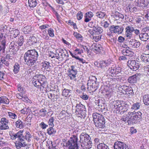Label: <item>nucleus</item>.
I'll list each match as a JSON object with an SVG mask.
<instances>
[{
	"label": "nucleus",
	"instance_id": "obj_1",
	"mask_svg": "<svg viewBox=\"0 0 149 149\" xmlns=\"http://www.w3.org/2000/svg\"><path fill=\"white\" fill-rule=\"evenodd\" d=\"M38 54L35 49L28 50L24 55L25 62L29 66L34 65L37 60Z\"/></svg>",
	"mask_w": 149,
	"mask_h": 149
},
{
	"label": "nucleus",
	"instance_id": "obj_2",
	"mask_svg": "<svg viewBox=\"0 0 149 149\" xmlns=\"http://www.w3.org/2000/svg\"><path fill=\"white\" fill-rule=\"evenodd\" d=\"M79 142L83 148L90 149L91 148L92 143L89 135L86 133H82L80 135Z\"/></svg>",
	"mask_w": 149,
	"mask_h": 149
},
{
	"label": "nucleus",
	"instance_id": "obj_3",
	"mask_svg": "<svg viewBox=\"0 0 149 149\" xmlns=\"http://www.w3.org/2000/svg\"><path fill=\"white\" fill-rule=\"evenodd\" d=\"M93 116L96 127L102 128L105 127V119L103 116L97 113H95L93 114Z\"/></svg>",
	"mask_w": 149,
	"mask_h": 149
},
{
	"label": "nucleus",
	"instance_id": "obj_4",
	"mask_svg": "<svg viewBox=\"0 0 149 149\" xmlns=\"http://www.w3.org/2000/svg\"><path fill=\"white\" fill-rule=\"evenodd\" d=\"M128 115L130 117L129 120V125L136 123L142 118V114L140 111L137 112L135 111L128 112Z\"/></svg>",
	"mask_w": 149,
	"mask_h": 149
},
{
	"label": "nucleus",
	"instance_id": "obj_5",
	"mask_svg": "<svg viewBox=\"0 0 149 149\" xmlns=\"http://www.w3.org/2000/svg\"><path fill=\"white\" fill-rule=\"evenodd\" d=\"M78 138L75 135H73L67 141L63 146L68 149H78V146L77 144Z\"/></svg>",
	"mask_w": 149,
	"mask_h": 149
},
{
	"label": "nucleus",
	"instance_id": "obj_6",
	"mask_svg": "<svg viewBox=\"0 0 149 149\" xmlns=\"http://www.w3.org/2000/svg\"><path fill=\"white\" fill-rule=\"evenodd\" d=\"M95 79L96 78L93 77V79H89L87 83L88 86L87 89L92 92L95 91L98 88V83L95 81Z\"/></svg>",
	"mask_w": 149,
	"mask_h": 149
},
{
	"label": "nucleus",
	"instance_id": "obj_7",
	"mask_svg": "<svg viewBox=\"0 0 149 149\" xmlns=\"http://www.w3.org/2000/svg\"><path fill=\"white\" fill-rule=\"evenodd\" d=\"M70 70H68L69 72V77L70 79L74 80H76V75L77 74V71L75 68V67L74 65H72L71 66V68L69 69Z\"/></svg>",
	"mask_w": 149,
	"mask_h": 149
},
{
	"label": "nucleus",
	"instance_id": "obj_8",
	"mask_svg": "<svg viewBox=\"0 0 149 149\" xmlns=\"http://www.w3.org/2000/svg\"><path fill=\"white\" fill-rule=\"evenodd\" d=\"M114 149H131L125 143L120 141H117L114 144Z\"/></svg>",
	"mask_w": 149,
	"mask_h": 149
},
{
	"label": "nucleus",
	"instance_id": "obj_9",
	"mask_svg": "<svg viewBox=\"0 0 149 149\" xmlns=\"http://www.w3.org/2000/svg\"><path fill=\"white\" fill-rule=\"evenodd\" d=\"M127 65L130 69L133 71H136L139 67L138 63L135 60H130L127 62Z\"/></svg>",
	"mask_w": 149,
	"mask_h": 149
},
{
	"label": "nucleus",
	"instance_id": "obj_10",
	"mask_svg": "<svg viewBox=\"0 0 149 149\" xmlns=\"http://www.w3.org/2000/svg\"><path fill=\"white\" fill-rule=\"evenodd\" d=\"M110 30L112 32L118 33H121L123 31V28L118 26L112 25L110 28Z\"/></svg>",
	"mask_w": 149,
	"mask_h": 149
},
{
	"label": "nucleus",
	"instance_id": "obj_11",
	"mask_svg": "<svg viewBox=\"0 0 149 149\" xmlns=\"http://www.w3.org/2000/svg\"><path fill=\"white\" fill-rule=\"evenodd\" d=\"M0 129L1 130H5L9 128L8 124V120L6 118H1L0 121Z\"/></svg>",
	"mask_w": 149,
	"mask_h": 149
},
{
	"label": "nucleus",
	"instance_id": "obj_12",
	"mask_svg": "<svg viewBox=\"0 0 149 149\" xmlns=\"http://www.w3.org/2000/svg\"><path fill=\"white\" fill-rule=\"evenodd\" d=\"M59 91L58 89H57L56 90H51L50 91V93L48 95V98L50 99L52 98L57 99L59 96Z\"/></svg>",
	"mask_w": 149,
	"mask_h": 149
},
{
	"label": "nucleus",
	"instance_id": "obj_13",
	"mask_svg": "<svg viewBox=\"0 0 149 149\" xmlns=\"http://www.w3.org/2000/svg\"><path fill=\"white\" fill-rule=\"evenodd\" d=\"M103 31V29L98 26L94 27L92 30H90L89 32L92 35H99Z\"/></svg>",
	"mask_w": 149,
	"mask_h": 149
},
{
	"label": "nucleus",
	"instance_id": "obj_14",
	"mask_svg": "<svg viewBox=\"0 0 149 149\" xmlns=\"http://www.w3.org/2000/svg\"><path fill=\"white\" fill-rule=\"evenodd\" d=\"M134 31V28L132 26H128L125 28V36L130 39L132 35V32Z\"/></svg>",
	"mask_w": 149,
	"mask_h": 149
},
{
	"label": "nucleus",
	"instance_id": "obj_15",
	"mask_svg": "<svg viewBox=\"0 0 149 149\" xmlns=\"http://www.w3.org/2000/svg\"><path fill=\"white\" fill-rule=\"evenodd\" d=\"M19 46L17 42H11L9 45V51L12 53H15L18 49Z\"/></svg>",
	"mask_w": 149,
	"mask_h": 149
},
{
	"label": "nucleus",
	"instance_id": "obj_16",
	"mask_svg": "<svg viewBox=\"0 0 149 149\" xmlns=\"http://www.w3.org/2000/svg\"><path fill=\"white\" fill-rule=\"evenodd\" d=\"M23 132L22 131L20 130L16 133H11L10 134V138L12 140H15L17 138H18V140L22 138V133Z\"/></svg>",
	"mask_w": 149,
	"mask_h": 149
},
{
	"label": "nucleus",
	"instance_id": "obj_17",
	"mask_svg": "<svg viewBox=\"0 0 149 149\" xmlns=\"http://www.w3.org/2000/svg\"><path fill=\"white\" fill-rule=\"evenodd\" d=\"M24 139L22 138L19 140L15 143V146L17 149H20L22 147H24L26 145Z\"/></svg>",
	"mask_w": 149,
	"mask_h": 149
},
{
	"label": "nucleus",
	"instance_id": "obj_18",
	"mask_svg": "<svg viewBox=\"0 0 149 149\" xmlns=\"http://www.w3.org/2000/svg\"><path fill=\"white\" fill-rule=\"evenodd\" d=\"M92 49L96 53L100 52L102 48L101 45L98 44L93 43L91 46Z\"/></svg>",
	"mask_w": 149,
	"mask_h": 149
},
{
	"label": "nucleus",
	"instance_id": "obj_19",
	"mask_svg": "<svg viewBox=\"0 0 149 149\" xmlns=\"http://www.w3.org/2000/svg\"><path fill=\"white\" fill-rule=\"evenodd\" d=\"M111 63V60L110 59H108L105 61H101L100 62V65L102 68L108 66Z\"/></svg>",
	"mask_w": 149,
	"mask_h": 149
},
{
	"label": "nucleus",
	"instance_id": "obj_20",
	"mask_svg": "<svg viewBox=\"0 0 149 149\" xmlns=\"http://www.w3.org/2000/svg\"><path fill=\"white\" fill-rule=\"evenodd\" d=\"M93 13L91 11L88 12L86 13L84 16V21L86 22H89L91 19V18L93 17Z\"/></svg>",
	"mask_w": 149,
	"mask_h": 149
},
{
	"label": "nucleus",
	"instance_id": "obj_21",
	"mask_svg": "<svg viewBox=\"0 0 149 149\" xmlns=\"http://www.w3.org/2000/svg\"><path fill=\"white\" fill-rule=\"evenodd\" d=\"M139 37L141 40L146 41L149 38V35L147 33H141L139 35Z\"/></svg>",
	"mask_w": 149,
	"mask_h": 149
},
{
	"label": "nucleus",
	"instance_id": "obj_22",
	"mask_svg": "<svg viewBox=\"0 0 149 149\" xmlns=\"http://www.w3.org/2000/svg\"><path fill=\"white\" fill-rule=\"evenodd\" d=\"M75 108H76L75 112L85 109V106L79 102L77 103Z\"/></svg>",
	"mask_w": 149,
	"mask_h": 149
},
{
	"label": "nucleus",
	"instance_id": "obj_23",
	"mask_svg": "<svg viewBox=\"0 0 149 149\" xmlns=\"http://www.w3.org/2000/svg\"><path fill=\"white\" fill-rule=\"evenodd\" d=\"M50 63L49 62L45 61L41 63L42 68L47 71H49L50 70L51 66L50 65Z\"/></svg>",
	"mask_w": 149,
	"mask_h": 149
},
{
	"label": "nucleus",
	"instance_id": "obj_24",
	"mask_svg": "<svg viewBox=\"0 0 149 149\" xmlns=\"http://www.w3.org/2000/svg\"><path fill=\"white\" fill-rule=\"evenodd\" d=\"M122 53L124 56L131 57L133 54V53L130 50L126 49H124L122 51Z\"/></svg>",
	"mask_w": 149,
	"mask_h": 149
},
{
	"label": "nucleus",
	"instance_id": "obj_25",
	"mask_svg": "<svg viewBox=\"0 0 149 149\" xmlns=\"http://www.w3.org/2000/svg\"><path fill=\"white\" fill-rule=\"evenodd\" d=\"M136 2L137 3L138 6H145L148 4L146 0H136Z\"/></svg>",
	"mask_w": 149,
	"mask_h": 149
},
{
	"label": "nucleus",
	"instance_id": "obj_26",
	"mask_svg": "<svg viewBox=\"0 0 149 149\" xmlns=\"http://www.w3.org/2000/svg\"><path fill=\"white\" fill-rule=\"evenodd\" d=\"M76 113L78 114V116L81 118H84L86 115V111L85 109L80 110L79 111L75 112Z\"/></svg>",
	"mask_w": 149,
	"mask_h": 149
},
{
	"label": "nucleus",
	"instance_id": "obj_27",
	"mask_svg": "<svg viewBox=\"0 0 149 149\" xmlns=\"http://www.w3.org/2000/svg\"><path fill=\"white\" fill-rule=\"evenodd\" d=\"M141 60L145 62H149V54H143L141 56Z\"/></svg>",
	"mask_w": 149,
	"mask_h": 149
},
{
	"label": "nucleus",
	"instance_id": "obj_28",
	"mask_svg": "<svg viewBox=\"0 0 149 149\" xmlns=\"http://www.w3.org/2000/svg\"><path fill=\"white\" fill-rule=\"evenodd\" d=\"M136 74L134 75L129 77L128 79V81L131 83L134 84L136 82Z\"/></svg>",
	"mask_w": 149,
	"mask_h": 149
},
{
	"label": "nucleus",
	"instance_id": "obj_29",
	"mask_svg": "<svg viewBox=\"0 0 149 149\" xmlns=\"http://www.w3.org/2000/svg\"><path fill=\"white\" fill-rule=\"evenodd\" d=\"M53 127L51 126L47 130V134L49 135H53L56 132V130L53 128Z\"/></svg>",
	"mask_w": 149,
	"mask_h": 149
},
{
	"label": "nucleus",
	"instance_id": "obj_30",
	"mask_svg": "<svg viewBox=\"0 0 149 149\" xmlns=\"http://www.w3.org/2000/svg\"><path fill=\"white\" fill-rule=\"evenodd\" d=\"M32 137V136L31 135L30 133L28 132H26V135L25 136H24L22 135V137L23 139H25L28 141H30L31 140L30 139Z\"/></svg>",
	"mask_w": 149,
	"mask_h": 149
},
{
	"label": "nucleus",
	"instance_id": "obj_31",
	"mask_svg": "<svg viewBox=\"0 0 149 149\" xmlns=\"http://www.w3.org/2000/svg\"><path fill=\"white\" fill-rule=\"evenodd\" d=\"M16 127L20 129L23 128L24 127V124L20 120H18L15 122Z\"/></svg>",
	"mask_w": 149,
	"mask_h": 149
},
{
	"label": "nucleus",
	"instance_id": "obj_32",
	"mask_svg": "<svg viewBox=\"0 0 149 149\" xmlns=\"http://www.w3.org/2000/svg\"><path fill=\"white\" fill-rule=\"evenodd\" d=\"M28 3L30 7L34 8L36 6L37 2L36 0H28Z\"/></svg>",
	"mask_w": 149,
	"mask_h": 149
},
{
	"label": "nucleus",
	"instance_id": "obj_33",
	"mask_svg": "<svg viewBox=\"0 0 149 149\" xmlns=\"http://www.w3.org/2000/svg\"><path fill=\"white\" fill-rule=\"evenodd\" d=\"M71 90L65 88L62 92V95L65 97L70 96L71 94Z\"/></svg>",
	"mask_w": 149,
	"mask_h": 149
},
{
	"label": "nucleus",
	"instance_id": "obj_34",
	"mask_svg": "<svg viewBox=\"0 0 149 149\" xmlns=\"http://www.w3.org/2000/svg\"><path fill=\"white\" fill-rule=\"evenodd\" d=\"M143 101L146 105H149V94L143 96Z\"/></svg>",
	"mask_w": 149,
	"mask_h": 149
},
{
	"label": "nucleus",
	"instance_id": "obj_35",
	"mask_svg": "<svg viewBox=\"0 0 149 149\" xmlns=\"http://www.w3.org/2000/svg\"><path fill=\"white\" fill-rule=\"evenodd\" d=\"M9 103V100L6 97H0V104L1 103L8 104Z\"/></svg>",
	"mask_w": 149,
	"mask_h": 149
},
{
	"label": "nucleus",
	"instance_id": "obj_36",
	"mask_svg": "<svg viewBox=\"0 0 149 149\" xmlns=\"http://www.w3.org/2000/svg\"><path fill=\"white\" fill-rule=\"evenodd\" d=\"M20 65L17 63H16L13 66V72L15 74L17 73L19 71Z\"/></svg>",
	"mask_w": 149,
	"mask_h": 149
},
{
	"label": "nucleus",
	"instance_id": "obj_37",
	"mask_svg": "<svg viewBox=\"0 0 149 149\" xmlns=\"http://www.w3.org/2000/svg\"><path fill=\"white\" fill-rule=\"evenodd\" d=\"M129 88V87L126 85H125L121 86L119 90L121 91V92L123 94H125L126 93V91Z\"/></svg>",
	"mask_w": 149,
	"mask_h": 149
},
{
	"label": "nucleus",
	"instance_id": "obj_38",
	"mask_svg": "<svg viewBox=\"0 0 149 149\" xmlns=\"http://www.w3.org/2000/svg\"><path fill=\"white\" fill-rule=\"evenodd\" d=\"M107 72L109 76H114L116 73L114 69H112V68H109L107 71Z\"/></svg>",
	"mask_w": 149,
	"mask_h": 149
},
{
	"label": "nucleus",
	"instance_id": "obj_39",
	"mask_svg": "<svg viewBox=\"0 0 149 149\" xmlns=\"http://www.w3.org/2000/svg\"><path fill=\"white\" fill-rule=\"evenodd\" d=\"M141 103L139 102H136L133 104L132 106L131 109L134 110L139 109L141 106Z\"/></svg>",
	"mask_w": 149,
	"mask_h": 149
},
{
	"label": "nucleus",
	"instance_id": "obj_40",
	"mask_svg": "<svg viewBox=\"0 0 149 149\" xmlns=\"http://www.w3.org/2000/svg\"><path fill=\"white\" fill-rule=\"evenodd\" d=\"M41 82V80L40 81V80H33V85L36 87L38 88H40V89L41 88V87H40V84Z\"/></svg>",
	"mask_w": 149,
	"mask_h": 149
},
{
	"label": "nucleus",
	"instance_id": "obj_41",
	"mask_svg": "<svg viewBox=\"0 0 149 149\" xmlns=\"http://www.w3.org/2000/svg\"><path fill=\"white\" fill-rule=\"evenodd\" d=\"M97 148L98 149H108L107 146L103 143H100L97 146Z\"/></svg>",
	"mask_w": 149,
	"mask_h": 149
},
{
	"label": "nucleus",
	"instance_id": "obj_42",
	"mask_svg": "<svg viewBox=\"0 0 149 149\" xmlns=\"http://www.w3.org/2000/svg\"><path fill=\"white\" fill-rule=\"evenodd\" d=\"M123 102L121 101H117L114 104V107L116 108H119L122 106L123 104Z\"/></svg>",
	"mask_w": 149,
	"mask_h": 149
},
{
	"label": "nucleus",
	"instance_id": "obj_43",
	"mask_svg": "<svg viewBox=\"0 0 149 149\" xmlns=\"http://www.w3.org/2000/svg\"><path fill=\"white\" fill-rule=\"evenodd\" d=\"M0 42H1V44H6V43L5 36L1 33H0Z\"/></svg>",
	"mask_w": 149,
	"mask_h": 149
},
{
	"label": "nucleus",
	"instance_id": "obj_44",
	"mask_svg": "<svg viewBox=\"0 0 149 149\" xmlns=\"http://www.w3.org/2000/svg\"><path fill=\"white\" fill-rule=\"evenodd\" d=\"M106 15L105 13L101 11L98 12L96 13V16L100 18H103Z\"/></svg>",
	"mask_w": 149,
	"mask_h": 149
},
{
	"label": "nucleus",
	"instance_id": "obj_45",
	"mask_svg": "<svg viewBox=\"0 0 149 149\" xmlns=\"http://www.w3.org/2000/svg\"><path fill=\"white\" fill-rule=\"evenodd\" d=\"M125 94L128 95V96L129 97L130 96H133L134 95V93L133 92L132 89L131 88L129 87L127 91H126V93Z\"/></svg>",
	"mask_w": 149,
	"mask_h": 149
},
{
	"label": "nucleus",
	"instance_id": "obj_46",
	"mask_svg": "<svg viewBox=\"0 0 149 149\" xmlns=\"http://www.w3.org/2000/svg\"><path fill=\"white\" fill-rule=\"evenodd\" d=\"M38 113L41 117H45L47 113V111L45 109H42L40 110Z\"/></svg>",
	"mask_w": 149,
	"mask_h": 149
},
{
	"label": "nucleus",
	"instance_id": "obj_47",
	"mask_svg": "<svg viewBox=\"0 0 149 149\" xmlns=\"http://www.w3.org/2000/svg\"><path fill=\"white\" fill-rule=\"evenodd\" d=\"M130 117H129V115H128V113L127 114L123 116V117L121 119V120L126 123H127L129 125V120Z\"/></svg>",
	"mask_w": 149,
	"mask_h": 149
},
{
	"label": "nucleus",
	"instance_id": "obj_48",
	"mask_svg": "<svg viewBox=\"0 0 149 149\" xmlns=\"http://www.w3.org/2000/svg\"><path fill=\"white\" fill-rule=\"evenodd\" d=\"M73 35L74 37L77 39L80 40L81 41H82V37L79 33L74 32Z\"/></svg>",
	"mask_w": 149,
	"mask_h": 149
},
{
	"label": "nucleus",
	"instance_id": "obj_49",
	"mask_svg": "<svg viewBox=\"0 0 149 149\" xmlns=\"http://www.w3.org/2000/svg\"><path fill=\"white\" fill-rule=\"evenodd\" d=\"M0 61L2 62V63L4 64L6 66H8L9 64V62L8 61H6L3 57H2L0 58Z\"/></svg>",
	"mask_w": 149,
	"mask_h": 149
},
{
	"label": "nucleus",
	"instance_id": "obj_50",
	"mask_svg": "<svg viewBox=\"0 0 149 149\" xmlns=\"http://www.w3.org/2000/svg\"><path fill=\"white\" fill-rule=\"evenodd\" d=\"M117 13H118V12L115 11L112 13L111 16H113L114 19L116 20H118L119 19L118 14Z\"/></svg>",
	"mask_w": 149,
	"mask_h": 149
},
{
	"label": "nucleus",
	"instance_id": "obj_51",
	"mask_svg": "<svg viewBox=\"0 0 149 149\" xmlns=\"http://www.w3.org/2000/svg\"><path fill=\"white\" fill-rule=\"evenodd\" d=\"M54 118L52 117H51L49 119L48 123L50 126L52 127H54Z\"/></svg>",
	"mask_w": 149,
	"mask_h": 149
},
{
	"label": "nucleus",
	"instance_id": "obj_52",
	"mask_svg": "<svg viewBox=\"0 0 149 149\" xmlns=\"http://www.w3.org/2000/svg\"><path fill=\"white\" fill-rule=\"evenodd\" d=\"M24 40L23 36H20L19 38L18 42H17L19 46H22L24 43Z\"/></svg>",
	"mask_w": 149,
	"mask_h": 149
},
{
	"label": "nucleus",
	"instance_id": "obj_53",
	"mask_svg": "<svg viewBox=\"0 0 149 149\" xmlns=\"http://www.w3.org/2000/svg\"><path fill=\"white\" fill-rule=\"evenodd\" d=\"M30 27L29 26H26L23 29V31L25 34L29 33L30 32Z\"/></svg>",
	"mask_w": 149,
	"mask_h": 149
},
{
	"label": "nucleus",
	"instance_id": "obj_54",
	"mask_svg": "<svg viewBox=\"0 0 149 149\" xmlns=\"http://www.w3.org/2000/svg\"><path fill=\"white\" fill-rule=\"evenodd\" d=\"M8 114L9 117L14 119H16L17 118V116L14 113L11 112H8Z\"/></svg>",
	"mask_w": 149,
	"mask_h": 149
},
{
	"label": "nucleus",
	"instance_id": "obj_55",
	"mask_svg": "<svg viewBox=\"0 0 149 149\" xmlns=\"http://www.w3.org/2000/svg\"><path fill=\"white\" fill-rule=\"evenodd\" d=\"M80 97L84 100H87L89 98V96L86 94L83 93L81 95H80Z\"/></svg>",
	"mask_w": 149,
	"mask_h": 149
},
{
	"label": "nucleus",
	"instance_id": "obj_56",
	"mask_svg": "<svg viewBox=\"0 0 149 149\" xmlns=\"http://www.w3.org/2000/svg\"><path fill=\"white\" fill-rule=\"evenodd\" d=\"M12 31V34H13V36L14 38L16 37L19 33V31L17 29L13 30Z\"/></svg>",
	"mask_w": 149,
	"mask_h": 149
},
{
	"label": "nucleus",
	"instance_id": "obj_57",
	"mask_svg": "<svg viewBox=\"0 0 149 149\" xmlns=\"http://www.w3.org/2000/svg\"><path fill=\"white\" fill-rule=\"evenodd\" d=\"M48 34L49 36L52 37H53L54 36V31L53 29L50 28L49 29L48 31Z\"/></svg>",
	"mask_w": 149,
	"mask_h": 149
},
{
	"label": "nucleus",
	"instance_id": "obj_58",
	"mask_svg": "<svg viewBox=\"0 0 149 149\" xmlns=\"http://www.w3.org/2000/svg\"><path fill=\"white\" fill-rule=\"evenodd\" d=\"M3 28L4 30H6V31H7V32L8 31L9 32L12 31L14 29L13 28H10L9 26H8L6 25H4L3 26Z\"/></svg>",
	"mask_w": 149,
	"mask_h": 149
},
{
	"label": "nucleus",
	"instance_id": "obj_59",
	"mask_svg": "<svg viewBox=\"0 0 149 149\" xmlns=\"http://www.w3.org/2000/svg\"><path fill=\"white\" fill-rule=\"evenodd\" d=\"M83 16V15L81 11L79 12L77 15V19L78 20L81 19L82 18Z\"/></svg>",
	"mask_w": 149,
	"mask_h": 149
},
{
	"label": "nucleus",
	"instance_id": "obj_60",
	"mask_svg": "<svg viewBox=\"0 0 149 149\" xmlns=\"http://www.w3.org/2000/svg\"><path fill=\"white\" fill-rule=\"evenodd\" d=\"M41 86H42L43 88L47 87V85L46 82L44 81L41 79L40 87Z\"/></svg>",
	"mask_w": 149,
	"mask_h": 149
},
{
	"label": "nucleus",
	"instance_id": "obj_61",
	"mask_svg": "<svg viewBox=\"0 0 149 149\" xmlns=\"http://www.w3.org/2000/svg\"><path fill=\"white\" fill-rule=\"evenodd\" d=\"M30 109L29 107H28L27 108H25L21 110V113L23 114L27 113L29 112Z\"/></svg>",
	"mask_w": 149,
	"mask_h": 149
},
{
	"label": "nucleus",
	"instance_id": "obj_62",
	"mask_svg": "<svg viewBox=\"0 0 149 149\" xmlns=\"http://www.w3.org/2000/svg\"><path fill=\"white\" fill-rule=\"evenodd\" d=\"M1 45H0V52L2 51L3 52H4L5 51L6 48V44H1Z\"/></svg>",
	"mask_w": 149,
	"mask_h": 149
},
{
	"label": "nucleus",
	"instance_id": "obj_63",
	"mask_svg": "<svg viewBox=\"0 0 149 149\" xmlns=\"http://www.w3.org/2000/svg\"><path fill=\"white\" fill-rule=\"evenodd\" d=\"M95 103L99 107H100L101 105H105L104 103L102 102V100H100L96 101V102H95Z\"/></svg>",
	"mask_w": 149,
	"mask_h": 149
},
{
	"label": "nucleus",
	"instance_id": "obj_64",
	"mask_svg": "<svg viewBox=\"0 0 149 149\" xmlns=\"http://www.w3.org/2000/svg\"><path fill=\"white\" fill-rule=\"evenodd\" d=\"M37 78H38V80H40L42 79V80H43V79H45V77L42 74H37L36 75Z\"/></svg>",
	"mask_w": 149,
	"mask_h": 149
}]
</instances>
